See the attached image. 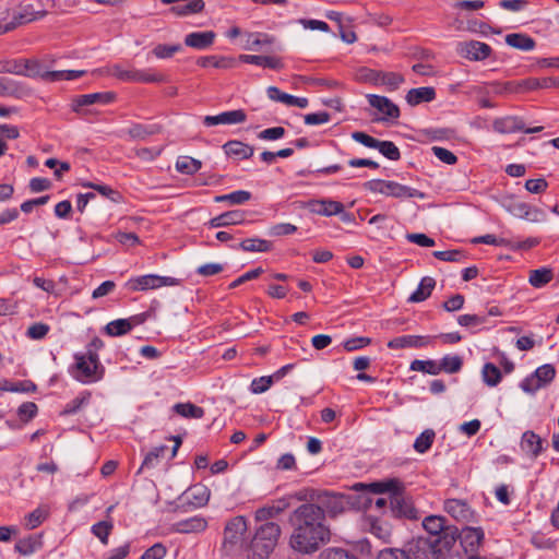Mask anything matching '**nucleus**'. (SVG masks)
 Listing matches in <instances>:
<instances>
[{
  "mask_svg": "<svg viewBox=\"0 0 559 559\" xmlns=\"http://www.w3.org/2000/svg\"><path fill=\"white\" fill-rule=\"evenodd\" d=\"M289 545L302 555H312L331 540V530L323 512L314 504L299 506L290 516Z\"/></svg>",
  "mask_w": 559,
  "mask_h": 559,
  "instance_id": "1",
  "label": "nucleus"
},
{
  "mask_svg": "<svg viewBox=\"0 0 559 559\" xmlns=\"http://www.w3.org/2000/svg\"><path fill=\"white\" fill-rule=\"evenodd\" d=\"M311 499L314 501L311 504L317 506L324 516L325 513L336 516L349 510H366L373 502L370 491H354L348 495L338 491H318Z\"/></svg>",
  "mask_w": 559,
  "mask_h": 559,
  "instance_id": "2",
  "label": "nucleus"
},
{
  "mask_svg": "<svg viewBox=\"0 0 559 559\" xmlns=\"http://www.w3.org/2000/svg\"><path fill=\"white\" fill-rule=\"evenodd\" d=\"M280 535L281 527L278 524L266 522L261 525L250 544L246 545L243 552H246L247 559H267L274 550Z\"/></svg>",
  "mask_w": 559,
  "mask_h": 559,
  "instance_id": "3",
  "label": "nucleus"
},
{
  "mask_svg": "<svg viewBox=\"0 0 559 559\" xmlns=\"http://www.w3.org/2000/svg\"><path fill=\"white\" fill-rule=\"evenodd\" d=\"M438 552L432 542L417 537L407 542L402 548L382 550L378 559H438Z\"/></svg>",
  "mask_w": 559,
  "mask_h": 559,
  "instance_id": "4",
  "label": "nucleus"
},
{
  "mask_svg": "<svg viewBox=\"0 0 559 559\" xmlns=\"http://www.w3.org/2000/svg\"><path fill=\"white\" fill-rule=\"evenodd\" d=\"M209 499V491H177L174 501H170L169 498L157 496L156 503L159 506L160 510L165 512H189L205 506Z\"/></svg>",
  "mask_w": 559,
  "mask_h": 559,
  "instance_id": "5",
  "label": "nucleus"
},
{
  "mask_svg": "<svg viewBox=\"0 0 559 559\" xmlns=\"http://www.w3.org/2000/svg\"><path fill=\"white\" fill-rule=\"evenodd\" d=\"M248 525L243 516L238 515L230 519L224 528L223 549L228 555H237L243 552L246 545L245 535Z\"/></svg>",
  "mask_w": 559,
  "mask_h": 559,
  "instance_id": "6",
  "label": "nucleus"
},
{
  "mask_svg": "<svg viewBox=\"0 0 559 559\" xmlns=\"http://www.w3.org/2000/svg\"><path fill=\"white\" fill-rule=\"evenodd\" d=\"M365 189L373 192L381 193L384 195L393 197V198H418L424 199L425 193L420 192L417 189L401 185L395 181H385L380 179H373L365 182Z\"/></svg>",
  "mask_w": 559,
  "mask_h": 559,
  "instance_id": "7",
  "label": "nucleus"
},
{
  "mask_svg": "<svg viewBox=\"0 0 559 559\" xmlns=\"http://www.w3.org/2000/svg\"><path fill=\"white\" fill-rule=\"evenodd\" d=\"M75 365L73 377L83 383H91L103 378L104 367L99 362V358L88 357L86 354L74 355Z\"/></svg>",
  "mask_w": 559,
  "mask_h": 559,
  "instance_id": "8",
  "label": "nucleus"
},
{
  "mask_svg": "<svg viewBox=\"0 0 559 559\" xmlns=\"http://www.w3.org/2000/svg\"><path fill=\"white\" fill-rule=\"evenodd\" d=\"M383 491H370L371 493H382ZM389 493L390 510L395 518L407 520H417L419 512L415 508L413 500L405 495V491H386Z\"/></svg>",
  "mask_w": 559,
  "mask_h": 559,
  "instance_id": "9",
  "label": "nucleus"
},
{
  "mask_svg": "<svg viewBox=\"0 0 559 559\" xmlns=\"http://www.w3.org/2000/svg\"><path fill=\"white\" fill-rule=\"evenodd\" d=\"M178 284L179 281L175 277L147 274L129 280L127 286L129 289L136 292L155 289L162 286H176Z\"/></svg>",
  "mask_w": 559,
  "mask_h": 559,
  "instance_id": "10",
  "label": "nucleus"
},
{
  "mask_svg": "<svg viewBox=\"0 0 559 559\" xmlns=\"http://www.w3.org/2000/svg\"><path fill=\"white\" fill-rule=\"evenodd\" d=\"M556 370L554 366L546 364L536 369L528 378L521 382V389L527 393H534L542 386L550 383L555 378Z\"/></svg>",
  "mask_w": 559,
  "mask_h": 559,
  "instance_id": "11",
  "label": "nucleus"
},
{
  "mask_svg": "<svg viewBox=\"0 0 559 559\" xmlns=\"http://www.w3.org/2000/svg\"><path fill=\"white\" fill-rule=\"evenodd\" d=\"M108 73L122 81L130 82H162L164 80L162 74L150 73L146 71L139 70H126L121 66L115 64L108 69Z\"/></svg>",
  "mask_w": 559,
  "mask_h": 559,
  "instance_id": "12",
  "label": "nucleus"
},
{
  "mask_svg": "<svg viewBox=\"0 0 559 559\" xmlns=\"http://www.w3.org/2000/svg\"><path fill=\"white\" fill-rule=\"evenodd\" d=\"M495 131L499 133H513L523 131L525 133L540 132L544 127L525 128L523 120L515 116H507L496 119L492 123Z\"/></svg>",
  "mask_w": 559,
  "mask_h": 559,
  "instance_id": "13",
  "label": "nucleus"
},
{
  "mask_svg": "<svg viewBox=\"0 0 559 559\" xmlns=\"http://www.w3.org/2000/svg\"><path fill=\"white\" fill-rule=\"evenodd\" d=\"M302 207L322 216L337 215L343 212V204L333 200H309L302 203Z\"/></svg>",
  "mask_w": 559,
  "mask_h": 559,
  "instance_id": "14",
  "label": "nucleus"
},
{
  "mask_svg": "<svg viewBox=\"0 0 559 559\" xmlns=\"http://www.w3.org/2000/svg\"><path fill=\"white\" fill-rule=\"evenodd\" d=\"M491 47L485 43L469 40L460 45V52L467 59L481 61L491 55Z\"/></svg>",
  "mask_w": 559,
  "mask_h": 559,
  "instance_id": "15",
  "label": "nucleus"
},
{
  "mask_svg": "<svg viewBox=\"0 0 559 559\" xmlns=\"http://www.w3.org/2000/svg\"><path fill=\"white\" fill-rule=\"evenodd\" d=\"M364 528L384 543H390L391 540L392 526L386 521L367 516L364 520Z\"/></svg>",
  "mask_w": 559,
  "mask_h": 559,
  "instance_id": "16",
  "label": "nucleus"
},
{
  "mask_svg": "<svg viewBox=\"0 0 559 559\" xmlns=\"http://www.w3.org/2000/svg\"><path fill=\"white\" fill-rule=\"evenodd\" d=\"M247 119V115L242 109L225 111L216 116H205L203 123L206 127H213L217 124H237L242 123Z\"/></svg>",
  "mask_w": 559,
  "mask_h": 559,
  "instance_id": "17",
  "label": "nucleus"
},
{
  "mask_svg": "<svg viewBox=\"0 0 559 559\" xmlns=\"http://www.w3.org/2000/svg\"><path fill=\"white\" fill-rule=\"evenodd\" d=\"M32 93L25 84L9 78H0V96L24 98Z\"/></svg>",
  "mask_w": 559,
  "mask_h": 559,
  "instance_id": "18",
  "label": "nucleus"
},
{
  "mask_svg": "<svg viewBox=\"0 0 559 559\" xmlns=\"http://www.w3.org/2000/svg\"><path fill=\"white\" fill-rule=\"evenodd\" d=\"M162 2L165 4L174 3L170 10L177 15L199 13L203 11L205 5L203 0H162Z\"/></svg>",
  "mask_w": 559,
  "mask_h": 559,
  "instance_id": "19",
  "label": "nucleus"
},
{
  "mask_svg": "<svg viewBox=\"0 0 559 559\" xmlns=\"http://www.w3.org/2000/svg\"><path fill=\"white\" fill-rule=\"evenodd\" d=\"M444 511L457 521H468L473 516V511L467 502L461 499H447Z\"/></svg>",
  "mask_w": 559,
  "mask_h": 559,
  "instance_id": "20",
  "label": "nucleus"
},
{
  "mask_svg": "<svg viewBox=\"0 0 559 559\" xmlns=\"http://www.w3.org/2000/svg\"><path fill=\"white\" fill-rule=\"evenodd\" d=\"M367 98L370 106L378 109V111L384 115L382 119L399 118L400 109L389 98L379 95H368Z\"/></svg>",
  "mask_w": 559,
  "mask_h": 559,
  "instance_id": "21",
  "label": "nucleus"
},
{
  "mask_svg": "<svg viewBox=\"0 0 559 559\" xmlns=\"http://www.w3.org/2000/svg\"><path fill=\"white\" fill-rule=\"evenodd\" d=\"M431 341L432 338L429 336L403 335L391 340L388 343V347L391 349L424 347L429 345Z\"/></svg>",
  "mask_w": 559,
  "mask_h": 559,
  "instance_id": "22",
  "label": "nucleus"
},
{
  "mask_svg": "<svg viewBox=\"0 0 559 559\" xmlns=\"http://www.w3.org/2000/svg\"><path fill=\"white\" fill-rule=\"evenodd\" d=\"M460 539L466 552H474L484 539V532L480 527H465L460 534Z\"/></svg>",
  "mask_w": 559,
  "mask_h": 559,
  "instance_id": "23",
  "label": "nucleus"
},
{
  "mask_svg": "<svg viewBox=\"0 0 559 559\" xmlns=\"http://www.w3.org/2000/svg\"><path fill=\"white\" fill-rule=\"evenodd\" d=\"M245 222V213L239 210H234L229 212H225L216 217H213L209 221V226L211 228H219L227 227L233 225H239Z\"/></svg>",
  "mask_w": 559,
  "mask_h": 559,
  "instance_id": "24",
  "label": "nucleus"
},
{
  "mask_svg": "<svg viewBox=\"0 0 559 559\" xmlns=\"http://www.w3.org/2000/svg\"><path fill=\"white\" fill-rule=\"evenodd\" d=\"M215 37L213 31L193 32L186 36L185 44L195 49H205L214 43Z\"/></svg>",
  "mask_w": 559,
  "mask_h": 559,
  "instance_id": "25",
  "label": "nucleus"
},
{
  "mask_svg": "<svg viewBox=\"0 0 559 559\" xmlns=\"http://www.w3.org/2000/svg\"><path fill=\"white\" fill-rule=\"evenodd\" d=\"M45 15V11H35L33 5L25 4L20 5L19 11L13 15L11 22L14 25V28H16L20 25L36 21L38 19L44 17Z\"/></svg>",
  "mask_w": 559,
  "mask_h": 559,
  "instance_id": "26",
  "label": "nucleus"
},
{
  "mask_svg": "<svg viewBox=\"0 0 559 559\" xmlns=\"http://www.w3.org/2000/svg\"><path fill=\"white\" fill-rule=\"evenodd\" d=\"M239 60L246 63H251L270 69H282L283 63L281 59L271 56L259 55H240Z\"/></svg>",
  "mask_w": 559,
  "mask_h": 559,
  "instance_id": "27",
  "label": "nucleus"
},
{
  "mask_svg": "<svg viewBox=\"0 0 559 559\" xmlns=\"http://www.w3.org/2000/svg\"><path fill=\"white\" fill-rule=\"evenodd\" d=\"M115 95L112 93H93L80 95L74 100V111H79L80 107L88 106L95 103L107 104L114 100Z\"/></svg>",
  "mask_w": 559,
  "mask_h": 559,
  "instance_id": "28",
  "label": "nucleus"
},
{
  "mask_svg": "<svg viewBox=\"0 0 559 559\" xmlns=\"http://www.w3.org/2000/svg\"><path fill=\"white\" fill-rule=\"evenodd\" d=\"M405 485L399 478H386L380 481L355 483L348 489H404Z\"/></svg>",
  "mask_w": 559,
  "mask_h": 559,
  "instance_id": "29",
  "label": "nucleus"
},
{
  "mask_svg": "<svg viewBox=\"0 0 559 559\" xmlns=\"http://www.w3.org/2000/svg\"><path fill=\"white\" fill-rule=\"evenodd\" d=\"M436 286V281L426 276L421 278L417 289L408 297V302H421L426 300L432 293Z\"/></svg>",
  "mask_w": 559,
  "mask_h": 559,
  "instance_id": "30",
  "label": "nucleus"
},
{
  "mask_svg": "<svg viewBox=\"0 0 559 559\" xmlns=\"http://www.w3.org/2000/svg\"><path fill=\"white\" fill-rule=\"evenodd\" d=\"M436 97L433 87H418L412 88L406 95V100L409 105L415 106L423 102H431Z\"/></svg>",
  "mask_w": 559,
  "mask_h": 559,
  "instance_id": "31",
  "label": "nucleus"
},
{
  "mask_svg": "<svg viewBox=\"0 0 559 559\" xmlns=\"http://www.w3.org/2000/svg\"><path fill=\"white\" fill-rule=\"evenodd\" d=\"M225 153L228 156H235L247 159L253 155V147L240 141H229L224 145Z\"/></svg>",
  "mask_w": 559,
  "mask_h": 559,
  "instance_id": "32",
  "label": "nucleus"
},
{
  "mask_svg": "<svg viewBox=\"0 0 559 559\" xmlns=\"http://www.w3.org/2000/svg\"><path fill=\"white\" fill-rule=\"evenodd\" d=\"M521 447L525 452L537 456L543 450V440L533 431H526L522 436Z\"/></svg>",
  "mask_w": 559,
  "mask_h": 559,
  "instance_id": "33",
  "label": "nucleus"
},
{
  "mask_svg": "<svg viewBox=\"0 0 559 559\" xmlns=\"http://www.w3.org/2000/svg\"><path fill=\"white\" fill-rule=\"evenodd\" d=\"M506 43L513 48L524 51L532 50L535 47V40L532 37L521 33L508 34L506 36Z\"/></svg>",
  "mask_w": 559,
  "mask_h": 559,
  "instance_id": "34",
  "label": "nucleus"
},
{
  "mask_svg": "<svg viewBox=\"0 0 559 559\" xmlns=\"http://www.w3.org/2000/svg\"><path fill=\"white\" fill-rule=\"evenodd\" d=\"M288 504L285 500H277L272 502L271 504H266L255 511V520L257 521H266L276 514L284 511Z\"/></svg>",
  "mask_w": 559,
  "mask_h": 559,
  "instance_id": "35",
  "label": "nucleus"
},
{
  "mask_svg": "<svg viewBox=\"0 0 559 559\" xmlns=\"http://www.w3.org/2000/svg\"><path fill=\"white\" fill-rule=\"evenodd\" d=\"M237 63L235 58L231 57H216V56H207L202 57L198 60V64L200 67H214L218 69H229L235 67Z\"/></svg>",
  "mask_w": 559,
  "mask_h": 559,
  "instance_id": "36",
  "label": "nucleus"
},
{
  "mask_svg": "<svg viewBox=\"0 0 559 559\" xmlns=\"http://www.w3.org/2000/svg\"><path fill=\"white\" fill-rule=\"evenodd\" d=\"M176 170L185 175H193L202 167V163L190 156H179L175 164Z\"/></svg>",
  "mask_w": 559,
  "mask_h": 559,
  "instance_id": "37",
  "label": "nucleus"
},
{
  "mask_svg": "<svg viewBox=\"0 0 559 559\" xmlns=\"http://www.w3.org/2000/svg\"><path fill=\"white\" fill-rule=\"evenodd\" d=\"M445 518L441 515H428L423 520V528L432 536H437L445 530Z\"/></svg>",
  "mask_w": 559,
  "mask_h": 559,
  "instance_id": "38",
  "label": "nucleus"
},
{
  "mask_svg": "<svg viewBox=\"0 0 559 559\" xmlns=\"http://www.w3.org/2000/svg\"><path fill=\"white\" fill-rule=\"evenodd\" d=\"M49 508L47 506H39L37 509L25 515V527L34 530L39 526L48 516Z\"/></svg>",
  "mask_w": 559,
  "mask_h": 559,
  "instance_id": "39",
  "label": "nucleus"
},
{
  "mask_svg": "<svg viewBox=\"0 0 559 559\" xmlns=\"http://www.w3.org/2000/svg\"><path fill=\"white\" fill-rule=\"evenodd\" d=\"M246 252H267L272 249V242L260 238L245 239L239 245Z\"/></svg>",
  "mask_w": 559,
  "mask_h": 559,
  "instance_id": "40",
  "label": "nucleus"
},
{
  "mask_svg": "<svg viewBox=\"0 0 559 559\" xmlns=\"http://www.w3.org/2000/svg\"><path fill=\"white\" fill-rule=\"evenodd\" d=\"M251 193L245 190H237L228 194L216 195L214 201L217 203L228 202L230 205H239L251 200Z\"/></svg>",
  "mask_w": 559,
  "mask_h": 559,
  "instance_id": "41",
  "label": "nucleus"
},
{
  "mask_svg": "<svg viewBox=\"0 0 559 559\" xmlns=\"http://www.w3.org/2000/svg\"><path fill=\"white\" fill-rule=\"evenodd\" d=\"M174 412L185 418H202L204 409L192 403H177L173 407Z\"/></svg>",
  "mask_w": 559,
  "mask_h": 559,
  "instance_id": "42",
  "label": "nucleus"
},
{
  "mask_svg": "<svg viewBox=\"0 0 559 559\" xmlns=\"http://www.w3.org/2000/svg\"><path fill=\"white\" fill-rule=\"evenodd\" d=\"M552 280L550 269L542 267L530 272L528 282L533 287L540 288Z\"/></svg>",
  "mask_w": 559,
  "mask_h": 559,
  "instance_id": "43",
  "label": "nucleus"
},
{
  "mask_svg": "<svg viewBox=\"0 0 559 559\" xmlns=\"http://www.w3.org/2000/svg\"><path fill=\"white\" fill-rule=\"evenodd\" d=\"M380 84L385 85L390 91H395L404 82L403 75L395 72L373 73Z\"/></svg>",
  "mask_w": 559,
  "mask_h": 559,
  "instance_id": "44",
  "label": "nucleus"
},
{
  "mask_svg": "<svg viewBox=\"0 0 559 559\" xmlns=\"http://www.w3.org/2000/svg\"><path fill=\"white\" fill-rule=\"evenodd\" d=\"M481 374L484 382L489 386H496L502 378L500 369L491 362L484 365Z\"/></svg>",
  "mask_w": 559,
  "mask_h": 559,
  "instance_id": "45",
  "label": "nucleus"
},
{
  "mask_svg": "<svg viewBox=\"0 0 559 559\" xmlns=\"http://www.w3.org/2000/svg\"><path fill=\"white\" fill-rule=\"evenodd\" d=\"M40 547V542L35 536H28L26 538L20 539L15 544V550L23 556H28L35 552Z\"/></svg>",
  "mask_w": 559,
  "mask_h": 559,
  "instance_id": "46",
  "label": "nucleus"
},
{
  "mask_svg": "<svg viewBox=\"0 0 559 559\" xmlns=\"http://www.w3.org/2000/svg\"><path fill=\"white\" fill-rule=\"evenodd\" d=\"M105 331L110 336H121L131 331L128 319H118L109 322L105 326Z\"/></svg>",
  "mask_w": 559,
  "mask_h": 559,
  "instance_id": "47",
  "label": "nucleus"
},
{
  "mask_svg": "<svg viewBox=\"0 0 559 559\" xmlns=\"http://www.w3.org/2000/svg\"><path fill=\"white\" fill-rule=\"evenodd\" d=\"M440 372L444 371L448 373L459 372L462 368L463 361L460 356H444L440 362H438Z\"/></svg>",
  "mask_w": 559,
  "mask_h": 559,
  "instance_id": "48",
  "label": "nucleus"
},
{
  "mask_svg": "<svg viewBox=\"0 0 559 559\" xmlns=\"http://www.w3.org/2000/svg\"><path fill=\"white\" fill-rule=\"evenodd\" d=\"M435 431L432 429H426L424 432H421L414 442V449L418 453H425L427 450L430 449L433 439H435Z\"/></svg>",
  "mask_w": 559,
  "mask_h": 559,
  "instance_id": "49",
  "label": "nucleus"
},
{
  "mask_svg": "<svg viewBox=\"0 0 559 559\" xmlns=\"http://www.w3.org/2000/svg\"><path fill=\"white\" fill-rule=\"evenodd\" d=\"M411 370L420 371V372L433 374V376L440 373L439 365L435 360L415 359L411 364Z\"/></svg>",
  "mask_w": 559,
  "mask_h": 559,
  "instance_id": "50",
  "label": "nucleus"
},
{
  "mask_svg": "<svg viewBox=\"0 0 559 559\" xmlns=\"http://www.w3.org/2000/svg\"><path fill=\"white\" fill-rule=\"evenodd\" d=\"M111 520L100 521L92 526V533L104 544H108V536L112 531Z\"/></svg>",
  "mask_w": 559,
  "mask_h": 559,
  "instance_id": "51",
  "label": "nucleus"
},
{
  "mask_svg": "<svg viewBox=\"0 0 559 559\" xmlns=\"http://www.w3.org/2000/svg\"><path fill=\"white\" fill-rule=\"evenodd\" d=\"M491 90L497 95L516 94L522 92V84L518 82H495L490 84Z\"/></svg>",
  "mask_w": 559,
  "mask_h": 559,
  "instance_id": "52",
  "label": "nucleus"
},
{
  "mask_svg": "<svg viewBox=\"0 0 559 559\" xmlns=\"http://www.w3.org/2000/svg\"><path fill=\"white\" fill-rule=\"evenodd\" d=\"M206 527V521L201 518H192L185 522L178 523V531L182 533L201 532Z\"/></svg>",
  "mask_w": 559,
  "mask_h": 559,
  "instance_id": "53",
  "label": "nucleus"
},
{
  "mask_svg": "<svg viewBox=\"0 0 559 559\" xmlns=\"http://www.w3.org/2000/svg\"><path fill=\"white\" fill-rule=\"evenodd\" d=\"M166 450H167L166 445H160V447H156L152 451H150L146 454V456L144 457V461L140 467V472L145 467L146 468L154 467L158 463L159 459L164 456Z\"/></svg>",
  "mask_w": 559,
  "mask_h": 559,
  "instance_id": "54",
  "label": "nucleus"
},
{
  "mask_svg": "<svg viewBox=\"0 0 559 559\" xmlns=\"http://www.w3.org/2000/svg\"><path fill=\"white\" fill-rule=\"evenodd\" d=\"M377 150L391 160H399L401 158L399 147L391 141H379Z\"/></svg>",
  "mask_w": 559,
  "mask_h": 559,
  "instance_id": "55",
  "label": "nucleus"
},
{
  "mask_svg": "<svg viewBox=\"0 0 559 559\" xmlns=\"http://www.w3.org/2000/svg\"><path fill=\"white\" fill-rule=\"evenodd\" d=\"M319 559H357L355 555L343 548H328L319 555Z\"/></svg>",
  "mask_w": 559,
  "mask_h": 559,
  "instance_id": "56",
  "label": "nucleus"
},
{
  "mask_svg": "<svg viewBox=\"0 0 559 559\" xmlns=\"http://www.w3.org/2000/svg\"><path fill=\"white\" fill-rule=\"evenodd\" d=\"M274 380L272 376H264L252 380L250 390L254 394H261L267 391L273 384Z\"/></svg>",
  "mask_w": 559,
  "mask_h": 559,
  "instance_id": "57",
  "label": "nucleus"
},
{
  "mask_svg": "<svg viewBox=\"0 0 559 559\" xmlns=\"http://www.w3.org/2000/svg\"><path fill=\"white\" fill-rule=\"evenodd\" d=\"M180 49V45H157L153 49V53L159 59H165L173 57Z\"/></svg>",
  "mask_w": 559,
  "mask_h": 559,
  "instance_id": "58",
  "label": "nucleus"
},
{
  "mask_svg": "<svg viewBox=\"0 0 559 559\" xmlns=\"http://www.w3.org/2000/svg\"><path fill=\"white\" fill-rule=\"evenodd\" d=\"M433 155L439 158L441 162L448 165H453L456 163V156L449 150L440 146H433L431 148Z\"/></svg>",
  "mask_w": 559,
  "mask_h": 559,
  "instance_id": "59",
  "label": "nucleus"
},
{
  "mask_svg": "<svg viewBox=\"0 0 559 559\" xmlns=\"http://www.w3.org/2000/svg\"><path fill=\"white\" fill-rule=\"evenodd\" d=\"M331 115L328 111L308 114L304 117L305 123L308 126L323 124L329 122Z\"/></svg>",
  "mask_w": 559,
  "mask_h": 559,
  "instance_id": "60",
  "label": "nucleus"
},
{
  "mask_svg": "<svg viewBox=\"0 0 559 559\" xmlns=\"http://www.w3.org/2000/svg\"><path fill=\"white\" fill-rule=\"evenodd\" d=\"M155 131L153 129H150L143 124H134L132 126L129 130H128V134L132 138V139H139V140H144L146 139L148 135H152L154 134Z\"/></svg>",
  "mask_w": 559,
  "mask_h": 559,
  "instance_id": "61",
  "label": "nucleus"
},
{
  "mask_svg": "<svg viewBox=\"0 0 559 559\" xmlns=\"http://www.w3.org/2000/svg\"><path fill=\"white\" fill-rule=\"evenodd\" d=\"M21 62H22V68L24 69L22 75H26V76H31V78H36V76L41 78L43 72L40 71V66L37 61L24 60Z\"/></svg>",
  "mask_w": 559,
  "mask_h": 559,
  "instance_id": "62",
  "label": "nucleus"
},
{
  "mask_svg": "<svg viewBox=\"0 0 559 559\" xmlns=\"http://www.w3.org/2000/svg\"><path fill=\"white\" fill-rule=\"evenodd\" d=\"M370 343H371V340L369 337L358 336V337H353V338L346 340L343 345L347 352H353V350L362 348V347L369 345Z\"/></svg>",
  "mask_w": 559,
  "mask_h": 559,
  "instance_id": "63",
  "label": "nucleus"
},
{
  "mask_svg": "<svg viewBox=\"0 0 559 559\" xmlns=\"http://www.w3.org/2000/svg\"><path fill=\"white\" fill-rule=\"evenodd\" d=\"M166 555V548L162 544H155L148 548L140 559H163Z\"/></svg>",
  "mask_w": 559,
  "mask_h": 559,
  "instance_id": "64",
  "label": "nucleus"
}]
</instances>
